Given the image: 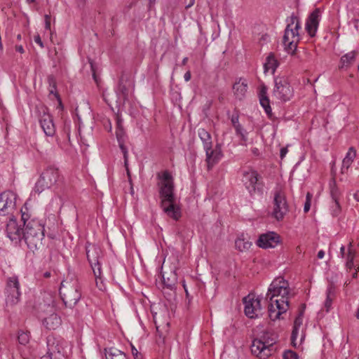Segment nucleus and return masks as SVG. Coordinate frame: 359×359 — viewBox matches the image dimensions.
Listing matches in <instances>:
<instances>
[{
  "mask_svg": "<svg viewBox=\"0 0 359 359\" xmlns=\"http://www.w3.org/2000/svg\"><path fill=\"white\" fill-rule=\"evenodd\" d=\"M302 316H297L294 321L291 335V344L294 348H299L305 339V327Z\"/></svg>",
  "mask_w": 359,
  "mask_h": 359,
  "instance_id": "nucleus-13",
  "label": "nucleus"
},
{
  "mask_svg": "<svg viewBox=\"0 0 359 359\" xmlns=\"http://www.w3.org/2000/svg\"><path fill=\"white\" fill-rule=\"evenodd\" d=\"M47 353L42 359H67L68 343L62 338L49 335L46 339Z\"/></svg>",
  "mask_w": 359,
  "mask_h": 359,
  "instance_id": "nucleus-5",
  "label": "nucleus"
},
{
  "mask_svg": "<svg viewBox=\"0 0 359 359\" xmlns=\"http://www.w3.org/2000/svg\"><path fill=\"white\" fill-rule=\"evenodd\" d=\"M251 245L252 242L249 241L248 240H245L243 236L238 238L235 241L236 248L241 252L248 250V249H250Z\"/></svg>",
  "mask_w": 359,
  "mask_h": 359,
  "instance_id": "nucleus-34",
  "label": "nucleus"
},
{
  "mask_svg": "<svg viewBox=\"0 0 359 359\" xmlns=\"http://www.w3.org/2000/svg\"><path fill=\"white\" fill-rule=\"evenodd\" d=\"M248 89V83L246 80H243L241 78L234 83L233 85V90L234 95L237 99L241 100L244 98Z\"/></svg>",
  "mask_w": 359,
  "mask_h": 359,
  "instance_id": "nucleus-27",
  "label": "nucleus"
},
{
  "mask_svg": "<svg viewBox=\"0 0 359 359\" xmlns=\"http://www.w3.org/2000/svg\"><path fill=\"white\" fill-rule=\"evenodd\" d=\"M132 353L135 358V359H142V355L138 352V351L134 347H132Z\"/></svg>",
  "mask_w": 359,
  "mask_h": 359,
  "instance_id": "nucleus-49",
  "label": "nucleus"
},
{
  "mask_svg": "<svg viewBox=\"0 0 359 359\" xmlns=\"http://www.w3.org/2000/svg\"><path fill=\"white\" fill-rule=\"evenodd\" d=\"M277 341V334L271 331L264 332L252 341L251 352L259 359H266L274 351L273 346Z\"/></svg>",
  "mask_w": 359,
  "mask_h": 359,
  "instance_id": "nucleus-3",
  "label": "nucleus"
},
{
  "mask_svg": "<svg viewBox=\"0 0 359 359\" xmlns=\"http://www.w3.org/2000/svg\"><path fill=\"white\" fill-rule=\"evenodd\" d=\"M288 150L287 147H283L280 149V156L283 159L287 154Z\"/></svg>",
  "mask_w": 359,
  "mask_h": 359,
  "instance_id": "nucleus-52",
  "label": "nucleus"
},
{
  "mask_svg": "<svg viewBox=\"0 0 359 359\" xmlns=\"http://www.w3.org/2000/svg\"><path fill=\"white\" fill-rule=\"evenodd\" d=\"M259 102L262 107L264 108L266 114L271 117L272 111L271 107L270 106V100L267 95V88L266 86H262L259 93Z\"/></svg>",
  "mask_w": 359,
  "mask_h": 359,
  "instance_id": "nucleus-26",
  "label": "nucleus"
},
{
  "mask_svg": "<svg viewBox=\"0 0 359 359\" xmlns=\"http://www.w3.org/2000/svg\"><path fill=\"white\" fill-rule=\"evenodd\" d=\"M330 194L332 200L334 201L336 206L339 208V205L338 202V189L336 187L335 184L331 186Z\"/></svg>",
  "mask_w": 359,
  "mask_h": 359,
  "instance_id": "nucleus-40",
  "label": "nucleus"
},
{
  "mask_svg": "<svg viewBox=\"0 0 359 359\" xmlns=\"http://www.w3.org/2000/svg\"><path fill=\"white\" fill-rule=\"evenodd\" d=\"M60 316H46L43 320L42 323L48 330H55L61 325Z\"/></svg>",
  "mask_w": 359,
  "mask_h": 359,
  "instance_id": "nucleus-29",
  "label": "nucleus"
},
{
  "mask_svg": "<svg viewBox=\"0 0 359 359\" xmlns=\"http://www.w3.org/2000/svg\"><path fill=\"white\" fill-rule=\"evenodd\" d=\"M60 294L66 306L72 307L76 305L81 297L77 280H63L60 287Z\"/></svg>",
  "mask_w": 359,
  "mask_h": 359,
  "instance_id": "nucleus-6",
  "label": "nucleus"
},
{
  "mask_svg": "<svg viewBox=\"0 0 359 359\" xmlns=\"http://www.w3.org/2000/svg\"><path fill=\"white\" fill-rule=\"evenodd\" d=\"M353 23L354 25V27L356 29H358V27H359V20L358 19H353Z\"/></svg>",
  "mask_w": 359,
  "mask_h": 359,
  "instance_id": "nucleus-59",
  "label": "nucleus"
},
{
  "mask_svg": "<svg viewBox=\"0 0 359 359\" xmlns=\"http://www.w3.org/2000/svg\"><path fill=\"white\" fill-rule=\"evenodd\" d=\"M287 22V25L285 29L283 40L287 41L290 39L297 38V41H299V30L301 29L299 18L292 13Z\"/></svg>",
  "mask_w": 359,
  "mask_h": 359,
  "instance_id": "nucleus-17",
  "label": "nucleus"
},
{
  "mask_svg": "<svg viewBox=\"0 0 359 359\" xmlns=\"http://www.w3.org/2000/svg\"><path fill=\"white\" fill-rule=\"evenodd\" d=\"M311 198H312V195L309 192H308L306 194V202H305L304 206V211L305 212H309V210H310Z\"/></svg>",
  "mask_w": 359,
  "mask_h": 359,
  "instance_id": "nucleus-44",
  "label": "nucleus"
},
{
  "mask_svg": "<svg viewBox=\"0 0 359 359\" xmlns=\"http://www.w3.org/2000/svg\"><path fill=\"white\" fill-rule=\"evenodd\" d=\"M89 62H90V69H91V71H92V74H93V78L94 79V81L98 83L99 82V78L98 76H97L96 74V68H95V64L93 63V60H91L90 59H89Z\"/></svg>",
  "mask_w": 359,
  "mask_h": 359,
  "instance_id": "nucleus-46",
  "label": "nucleus"
},
{
  "mask_svg": "<svg viewBox=\"0 0 359 359\" xmlns=\"http://www.w3.org/2000/svg\"><path fill=\"white\" fill-rule=\"evenodd\" d=\"M4 294L7 305L13 306L20 302L22 293L20 283L17 276H12L6 278Z\"/></svg>",
  "mask_w": 359,
  "mask_h": 359,
  "instance_id": "nucleus-7",
  "label": "nucleus"
},
{
  "mask_svg": "<svg viewBox=\"0 0 359 359\" xmlns=\"http://www.w3.org/2000/svg\"><path fill=\"white\" fill-rule=\"evenodd\" d=\"M18 341L22 345H27L29 341V333L20 331L18 333Z\"/></svg>",
  "mask_w": 359,
  "mask_h": 359,
  "instance_id": "nucleus-39",
  "label": "nucleus"
},
{
  "mask_svg": "<svg viewBox=\"0 0 359 359\" xmlns=\"http://www.w3.org/2000/svg\"><path fill=\"white\" fill-rule=\"evenodd\" d=\"M15 50L20 53H23L25 52L24 48L22 45L15 46Z\"/></svg>",
  "mask_w": 359,
  "mask_h": 359,
  "instance_id": "nucleus-55",
  "label": "nucleus"
},
{
  "mask_svg": "<svg viewBox=\"0 0 359 359\" xmlns=\"http://www.w3.org/2000/svg\"><path fill=\"white\" fill-rule=\"evenodd\" d=\"M334 296V290L330 287L327 290V299L325 302V312H330V307L332 304V297Z\"/></svg>",
  "mask_w": 359,
  "mask_h": 359,
  "instance_id": "nucleus-38",
  "label": "nucleus"
},
{
  "mask_svg": "<svg viewBox=\"0 0 359 359\" xmlns=\"http://www.w3.org/2000/svg\"><path fill=\"white\" fill-rule=\"evenodd\" d=\"M154 322L156 325L157 335L156 343L158 346H163L165 343L166 334L169 330L170 316H153Z\"/></svg>",
  "mask_w": 359,
  "mask_h": 359,
  "instance_id": "nucleus-11",
  "label": "nucleus"
},
{
  "mask_svg": "<svg viewBox=\"0 0 359 359\" xmlns=\"http://www.w3.org/2000/svg\"><path fill=\"white\" fill-rule=\"evenodd\" d=\"M340 253H341L342 257H344V255H345V247L344 245H342L340 248Z\"/></svg>",
  "mask_w": 359,
  "mask_h": 359,
  "instance_id": "nucleus-63",
  "label": "nucleus"
},
{
  "mask_svg": "<svg viewBox=\"0 0 359 359\" xmlns=\"http://www.w3.org/2000/svg\"><path fill=\"white\" fill-rule=\"evenodd\" d=\"M258 177L259 175L256 170L250 169L243 172L242 182L250 195L255 192Z\"/></svg>",
  "mask_w": 359,
  "mask_h": 359,
  "instance_id": "nucleus-19",
  "label": "nucleus"
},
{
  "mask_svg": "<svg viewBox=\"0 0 359 359\" xmlns=\"http://www.w3.org/2000/svg\"><path fill=\"white\" fill-rule=\"evenodd\" d=\"M21 220L23 222V228H25L26 223L29 222L32 219H29V215L25 212H22Z\"/></svg>",
  "mask_w": 359,
  "mask_h": 359,
  "instance_id": "nucleus-47",
  "label": "nucleus"
},
{
  "mask_svg": "<svg viewBox=\"0 0 359 359\" xmlns=\"http://www.w3.org/2000/svg\"><path fill=\"white\" fill-rule=\"evenodd\" d=\"M22 229L21 226L17 223L16 219L13 217L10 218V220L6 226V233L8 237L15 243L21 241L22 239Z\"/></svg>",
  "mask_w": 359,
  "mask_h": 359,
  "instance_id": "nucleus-21",
  "label": "nucleus"
},
{
  "mask_svg": "<svg viewBox=\"0 0 359 359\" xmlns=\"http://www.w3.org/2000/svg\"><path fill=\"white\" fill-rule=\"evenodd\" d=\"M305 308H306V305L302 304L299 309V313L297 314H303L304 312Z\"/></svg>",
  "mask_w": 359,
  "mask_h": 359,
  "instance_id": "nucleus-58",
  "label": "nucleus"
},
{
  "mask_svg": "<svg viewBox=\"0 0 359 359\" xmlns=\"http://www.w3.org/2000/svg\"><path fill=\"white\" fill-rule=\"evenodd\" d=\"M252 153L255 155V156H259V149L257 148H252Z\"/></svg>",
  "mask_w": 359,
  "mask_h": 359,
  "instance_id": "nucleus-61",
  "label": "nucleus"
},
{
  "mask_svg": "<svg viewBox=\"0 0 359 359\" xmlns=\"http://www.w3.org/2000/svg\"><path fill=\"white\" fill-rule=\"evenodd\" d=\"M206 162L208 165V169L211 170L212 167L216 165L221 158L222 157V153L221 150V147L219 144H217L215 149H212V147L210 148V149H206Z\"/></svg>",
  "mask_w": 359,
  "mask_h": 359,
  "instance_id": "nucleus-23",
  "label": "nucleus"
},
{
  "mask_svg": "<svg viewBox=\"0 0 359 359\" xmlns=\"http://www.w3.org/2000/svg\"><path fill=\"white\" fill-rule=\"evenodd\" d=\"M45 28L46 29H50V15H45Z\"/></svg>",
  "mask_w": 359,
  "mask_h": 359,
  "instance_id": "nucleus-48",
  "label": "nucleus"
},
{
  "mask_svg": "<svg viewBox=\"0 0 359 359\" xmlns=\"http://www.w3.org/2000/svg\"><path fill=\"white\" fill-rule=\"evenodd\" d=\"M297 41H297V38L296 39H290L287 41H285L283 39V43L284 46H285V47L286 50L288 53H293L294 51L297 48Z\"/></svg>",
  "mask_w": 359,
  "mask_h": 359,
  "instance_id": "nucleus-37",
  "label": "nucleus"
},
{
  "mask_svg": "<svg viewBox=\"0 0 359 359\" xmlns=\"http://www.w3.org/2000/svg\"><path fill=\"white\" fill-rule=\"evenodd\" d=\"M116 139L118 142L119 147L123 153L125 164L127 166L128 161V149L125 146L126 135L124 129H116Z\"/></svg>",
  "mask_w": 359,
  "mask_h": 359,
  "instance_id": "nucleus-28",
  "label": "nucleus"
},
{
  "mask_svg": "<svg viewBox=\"0 0 359 359\" xmlns=\"http://www.w3.org/2000/svg\"><path fill=\"white\" fill-rule=\"evenodd\" d=\"M244 305V314H255L261 311V297L256 296L253 292H250L242 299Z\"/></svg>",
  "mask_w": 359,
  "mask_h": 359,
  "instance_id": "nucleus-15",
  "label": "nucleus"
},
{
  "mask_svg": "<svg viewBox=\"0 0 359 359\" xmlns=\"http://www.w3.org/2000/svg\"><path fill=\"white\" fill-rule=\"evenodd\" d=\"M191 72L190 71H187L184 75V80L186 81H190L191 79Z\"/></svg>",
  "mask_w": 359,
  "mask_h": 359,
  "instance_id": "nucleus-54",
  "label": "nucleus"
},
{
  "mask_svg": "<svg viewBox=\"0 0 359 359\" xmlns=\"http://www.w3.org/2000/svg\"><path fill=\"white\" fill-rule=\"evenodd\" d=\"M157 177L160 180L158 187L161 199V207L168 217L177 221L181 217V210L176 203L173 177L168 170L163 171L161 175L158 173Z\"/></svg>",
  "mask_w": 359,
  "mask_h": 359,
  "instance_id": "nucleus-2",
  "label": "nucleus"
},
{
  "mask_svg": "<svg viewBox=\"0 0 359 359\" xmlns=\"http://www.w3.org/2000/svg\"><path fill=\"white\" fill-rule=\"evenodd\" d=\"M231 123H232L233 127L236 126V125L240 124L238 122V115L232 116Z\"/></svg>",
  "mask_w": 359,
  "mask_h": 359,
  "instance_id": "nucleus-51",
  "label": "nucleus"
},
{
  "mask_svg": "<svg viewBox=\"0 0 359 359\" xmlns=\"http://www.w3.org/2000/svg\"><path fill=\"white\" fill-rule=\"evenodd\" d=\"M47 79H48V83L49 84L50 94L54 95L55 97L60 101L59 94L56 91L57 85H56V80H55V76L53 75L50 74L48 76Z\"/></svg>",
  "mask_w": 359,
  "mask_h": 359,
  "instance_id": "nucleus-35",
  "label": "nucleus"
},
{
  "mask_svg": "<svg viewBox=\"0 0 359 359\" xmlns=\"http://www.w3.org/2000/svg\"><path fill=\"white\" fill-rule=\"evenodd\" d=\"M34 40L35 43H36L37 44H39L41 48H43V43L39 34L35 35L34 36Z\"/></svg>",
  "mask_w": 359,
  "mask_h": 359,
  "instance_id": "nucleus-50",
  "label": "nucleus"
},
{
  "mask_svg": "<svg viewBox=\"0 0 359 359\" xmlns=\"http://www.w3.org/2000/svg\"><path fill=\"white\" fill-rule=\"evenodd\" d=\"M44 226L38 221L32 219L26 223L22 229V239L32 251L39 249L43 245Z\"/></svg>",
  "mask_w": 359,
  "mask_h": 359,
  "instance_id": "nucleus-4",
  "label": "nucleus"
},
{
  "mask_svg": "<svg viewBox=\"0 0 359 359\" xmlns=\"http://www.w3.org/2000/svg\"><path fill=\"white\" fill-rule=\"evenodd\" d=\"M127 162H128V161ZM124 165H126V164L124 163ZM125 167L126 168L129 183L131 184L132 180H131V177H130V172L129 169H128V163H127V166L125 165Z\"/></svg>",
  "mask_w": 359,
  "mask_h": 359,
  "instance_id": "nucleus-56",
  "label": "nucleus"
},
{
  "mask_svg": "<svg viewBox=\"0 0 359 359\" xmlns=\"http://www.w3.org/2000/svg\"><path fill=\"white\" fill-rule=\"evenodd\" d=\"M355 52H349L341 57V62L342 63L343 66H348L349 65L353 62V61L355 60Z\"/></svg>",
  "mask_w": 359,
  "mask_h": 359,
  "instance_id": "nucleus-36",
  "label": "nucleus"
},
{
  "mask_svg": "<svg viewBox=\"0 0 359 359\" xmlns=\"http://www.w3.org/2000/svg\"><path fill=\"white\" fill-rule=\"evenodd\" d=\"M63 134L65 135V138L67 139L69 144H71L70 140V123L65 122L63 126Z\"/></svg>",
  "mask_w": 359,
  "mask_h": 359,
  "instance_id": "nucleus-42",
  "label": "nucleus"
},
{
  "mask_svg": "<svg viewBox=\"0 0 359 359\" xmlns=\"http://www.w3.org/2000/svg\"><path fill=\"white\" fill-rule=\"evenodd\" d=\"M356 156V151L355 149L351 147L349 148L348 151L347 152L345 158L342 161V167H341V172H345L346 170L348 169V168L352 164L354 158Z\"/></svg>",
  "mask_w": 359,
  "mask_h": 359,
  "instance_id": "nucleus-30",
  "label": "nucleus"
},
{
  "mask_svg": "<svg viewBox=\"0 0 359 359\" xmlns=\"http://www.w3.org/2000/svg\"><path fill=\"white\" fill-rule=\"evenodd\" d=\"M58 169L55 167H48L41 175L36 183L34 192L40 194L53 186L59 178Z\"/></svg>",
  "mask_w": 359,
  "mask_h": 359,
  "instance_id": "nucleus-8",
  "label": "nucleus"
},
{
  "mask_svg": "<svg viewBox=\"0 0 359 359\" xmlns=\"http://www.w3.org/2000/svg\"><path fill=\"white\" fill-rule=\"evenodd\" d=\"M105 357L106 359H128L125 353L114 348L105 349Z\"/></svg>",
  "mask_w": 359,
  "mask_h": 359,
  "instance_id": "nucleus-33",
  "label": "nucleus"
},
{
  "mask_svg": "<svg viewBox=\"0 0 359 359\" xmlns=\"http://www.w3.org/2000/svg\"><path fill=\"white\" fill-rule=\"evenodd\" d=\"M50 276H51V274H50V272H49V271H46L43 273V277L46 278H50Z\"/></svg>",
  "mask_w": 359,
  "mask_h": 359,
  "instance_id": "nucleus-64",
  "label": "nucleus"
},
{
  "mask_svg": "<svg viewBox=\"0 0 359 359\" xmlns=\"http://www.w3.org/2000/svg\"><path fill=\"white\" fill-rule=\"evenodd\" d=\"M86 249L87 258L93 271L95 277L96 279L100 278L102 269L99 259L101 255V250L98 246L92 244H87Z\"/></svg>",
  "mask_w": 359,
  "mask_h": 359,
  "instance_id": "nucleus-10",
  "label": "nucleus"
},
{
  "mask_svg": "<svg viewBox=\"0 0 359 359\" xmlns=\"http://www.w3.org/2000/svg\"><path fill=\"white\" fill-rule=\"evenodd\" d=\"M273 210L272 216L278 221L282 220L289 211L285 194L281 191H276L273 197Z\"/></svg>",
  "mask_w": 359,
  "mask_h": 359,
  "instance_id": "nucleus-12",
  "label": "nucleus"
},
{
  "mask_svg": "<svg viewBox=\"0 0 359 359\" xmlns=\"http://www.w3.org/2000/svg\"><path fill=\"white\" fill-rule=\"evenodd\" d=\"M127 79L122 75L119 79L116 93L117 96L116 102L119 104H124L128 98L129 89L126 85Z\"/></svg>",
  "mask_w": 359,
  "mask_h": 359,
  "instance_id": "nucleus-25",
  "label": "nucleus"
},
{
  "mask_svg": "<svg viewBox=\"0 0 359 359\" xmlns=\"http://www.w3.org/2000/svg\"><path fill=\"white\" fill-rule=\"evenodd\" d=\"M39 123L47 136H53L55 134V128L50 114L43 111V115L39 118Z\"/></svg>",
  "mask_w": 359,
  "mask_h": 359,
  "instance_id": "nucleus-24",
  "label": "nucleus"
},
{
  "mask_svg": "<svg viewBox=\"0 0 359 359\" xmlns=\"http://www.w3.org/2000/svg\"><path fill=\"white\" fill-rule=\"evenodd\" d=\"M194 1H195V0H189L188 4L186 6V8H189L191 6H192L194 4Z\"/></svg>",
  "mask_w": 359,
  "mask_h": 359,
  "instance_id": "nucleus-62",
  "label": "nucleus"
},
{
  "mask_svg": "<svg viewBox=\"0 0 359 359\" xmlns=\"http://www.w3.org/2000/svg\"><path fill=\"white\" fill-rule=\"evenodd\" d=\"M290 292L289 283L283 277H277L269 285L265 297L268 302V312L269 314L276 312V314H284L290 308L288 296Z\"/></svg>",
  "mask_w": 359,
  "mask_h": 359,
  "instance_id": "nucleus-1",
  "label": "nucleus"
},
{
  "mask_svg": "<svg viewBox=\"0 0 359 359\" xmlns=\"http://www.w3.org/2000/svg\"><path fill=\"white\" fill-rule=\"evenodd\" d=\"M320 14V10L317 8L309 15L306 20V30L311 37L316 35L319 25Z\"/></svg>",
  "mask_w": 359,
  "mask_h": 359,
  "instance_id": "nucleus-22",
  "label": "nucleus"
},
{
  "mask_svg": "<svg viewBox=\"0 0 359 359\" xmlns=\"http://www.w3.org/2000/svg\"><path fill=\"white\" fill-rule=\"evenodd\" d=\"M283 357V359H299L298 354L291 350L284 351Z\"/></svg>",
  "mask_w": 359,
  "mask_h": 359,
  "instance_id": "nucleus-41",
  "label": "nucleus"
},
{
  "mask_svg": "<svg viewBox=\"0 0 359 359\" xmlns=\"http://www.w3.org/2000/svg\"><path fill=\"white\" fill-rule=\"evenodd\" d=\"M294 95L293 88L291 87L287 78L278 76L274 79V88L273 95L281 102L289 101Z\"/></svg>",
  "mask_w": 359,
  "mask_h": 359,
  "instance_id": "nucleus-9",
  "label": "nucleus"
},
{
  "mask_svg": "<svg viewBox=\"0 0 359 359\" xmlns=\"http://www.w3.org/2000/svg\"><path fill=\"white\" fill-rule=\"evenodd\" d=\"M122 120L119 117H117L116 120V129H123Z\"/></svg>",
  "mask_w": 359,
  "mask_h": 359,
  "instance_id": "nucleus-53",
  "label": "nucleus"
},
{
  "mask_svg": "<svg viewBox=\"0 0 359 359\" xmlns=\"http://www.w3.org/2000/svg\"><path fill=\"white\" fill-rule=\"evenodd\" d=\"M324 255H325V252L323 250H321L318 252L317 257L318 259H323Z\"/></svg>",
  "mask_w": 359,
  "mask_h": 359,
  "instance_id": "nucleus-60",
  "label": "nucleus"
},
{
  "mask_svg": "<svg viewBox=\"0 0 359 359\" xmlns=\"http://www.w3.org/2000/svg\"><path fill=\"white\" fill-rule=\"evenodd\" d=\"M15 196L11 191L0 194V216H6L12 213L15 207Z\"/></svg>",
  "mask_w": 359,
  "mask_h": 359,
  "instance_id": "nucleus-16",
  "label": "nucleus"
},
{
  "mask_svg": "<svg viewBox=\"0 0 359 359\" xmlns=\"http://www.w3.org/2000/svg\"><path fill=\"white\" fill-rule=\"evenodd\" d=\"M278 65L279 62L276 59L274 54L273 53H269L266 59L265 63L264 64V73H266L271 69L272 74H274Z\"/></svg>",
  "mask_w": 359,
  "mask_h": 359,
  "instance_id": "nucleus-31",
  "label": "nucleus"
},
{
  "mask_svg": "<svg viewBox=\"0 0 359 359\" xmlns=\"http://www.w3.org/2000/svg\"><path fill=\"white\" fill-rule=\"evenodd\" d=\"M177 276L175 271H170L165 276L163 275V293L168 294L170 298L175 295Z\"/></svg>",
  "mask_w": 359,
  "mask_h": 359,
  "instance_id": "nucleus-20",
  "label": "nucleus"
},
{
  "mask_svg": "<svg viewBox=\"0 0 359 359\" xmlns=\"http://www.w3.org/2000/svg\"><path fill=\"white\" fill-rule=\"evenodd\" d=\"M346 266L347 269H351L354 266L353 262H349V261H346Z\"/></svg>",
  "mask_w": 359,
  "mask_h": 359,
  "instance_id": "nucleus-57",
  "label": "nucleus"
},
{
  "mask_svg": "<svg viewBox=\"0 0 359 359\" xmlns=\"http://www.w3.org/2000/svg\"><path fill=\"white\" fill-rule=\"evenodd\" d=\"M302 316H297L294 321L291 335V344L294 348H299L305 339V327Z\"/></svg>",
  "mask_w": 359,
  "mask_h": 359,
  "instance_id": "nucleus-14",
  "label": "nucleus"
},
{
  "mask_svg": "<svg viewBox=\"0 0 359 359\" xmlns=\"http://www.w3.org/2000/svg\"><path fill=\"white\" fill-rule=\"evenodd\" d=\"M352 243H350L348 245V254L346 255V261H349V262H353L355 257V252L351 249Z\"/></svg>",
  "mask_w": 359,
  "mask_h": 359,
  "instance_id": "nucleus-45",
  "label": "nucleus"
},
{
  "mask_svg": "<svg viewBox=\"0 0 359 359\" xmlns=\"http://www.w3.org/2000/svg\"><path fill=\"white\" fill-rule=\"evenodd\" d=\"M234 128L236 130V133L238 135H241V140L243 141V142H246L247 137H246V136H245V135L244 133L245 130L242 128L241 125V124L236 125V126H235Z\"/></svg>",
  "mask_w": 359,
  "mask_h": 359,
  "instance_id": "nucleus-43",
  "label": "nucleus"
},
{
  "mask_svg": "<svg viewBox=\"0 0 359 359\" xmlns=\"http://www.w3.org/2000/svg\"><path fill=\"white\" fill-rule=\"evenodd\" d=\"M280 242V236L273 231H269L259 236L257 241V245L259 248L266 249L275 248Z\"/></svg>",
  "mask_w": 359,
  "mask_h": 359,
  "instance_id": "nucleus-18",
  "label": "nucleus"
},
{
  "mask_svg": "<svg viewBox=\"0 0 359 359\" xmlns=\"http://www.w3.org/2000/svg\"><path fill=\"white\" fill-rule=\"evenodd\" d=\"M198 135L203 144L204 149H210L212 147L210 134L204 128H199L198 130Z\"/></svg>",
  "mask_w": 359,
  "mask_h": 359,
  "instance_id": "nucleus-32",
  "label": "nucleus"
}]
</instances>
